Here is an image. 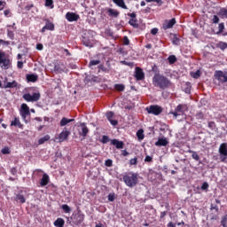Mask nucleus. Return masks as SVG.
<instances>
[{
    "label": "nucleus",
    "instance_id": "obj_13",
    "mask_svg": "<svg viewBox=\"0 0 227 227\" xmlns=\"http://www.w3.org/2000/svg\"><path fill=\"white\" fill-rule=\"evenodd\" d=\"M20 114L23 120H26V118L29 116V114H31V112H29V106H27V104L23 103L21 105Z\"/></svg>",
    "mask_w": 227,
    "mask_h": 227
},
{
    "label": "nucleus",
    "instance_id": "obj_64",
    "mask_svg": "<svg viewBox=\"0 0 227 227\" xmlns=\"http://www.w3.org/2000/svg\"><path fill=\"white\" fill-rule=\"evenodd\" d=\"M36 49H37V51H43V44L37 43L36 44Z\"/></svg>",
    "mask_w": 227,
    "mask_h": 227
},
{
    "label": "nucleus",
    "instance_id": "obj_48",
    "mask_svg": "<svg viewBox=\"0 0 227 227\" xmlns=\"http://www.w3.org/2000/svg\"><path fill=\"white\" fill-rule=\"evenodd\" d=\"M116 200V194L114 192L108 194V201H114Z\"/></svg>",
    "mask_w": 227,
    "mask_h": 227
},
{
    "label": "nucleus",
    "instance_id": "obj_55",
    "mask_svg": "<svg viewBox=\"0 0 227 227\" xmlns=\"http://www.w3.org/2000/svg\"><path fill=\"white\" fill-rule=\"evenodd\" d=\"M130 166H137V157H135L129 160Z\"/></svg>",
    "mask_w": 227,
    "mask_h": 227
},
{
    "label": "nucleus",
    "instance_id": "obj_1",
    "mask_svg": "<svg viewBox=\"0 0 227 227\" xmlns=\"http://www.w3.org/2000/svg\"><path fill=\"white\" fill-rule=\"evenodd\" d=\"M153 84L155 88H160V90H168V88H171L173 83L164 74L156 73L153 77Z\"/></svg>",
    "mask_w": 227,
    "mask_h": 227
},
{
    "label": "nucleus",
    "instance_id": "obj_60",
    "mask_svg": "<svg viewBox=\"0 0 227 227\" xmlns=\"http://www.w3.org/2000/svg\"><path fill=\"white\" fill-rule=\"evenodd\" d=\"M106 67L108 72H111V70H113V67H111V62L109 60H107L106 62Z\"/></svg>",
    "mask_w": 227,
    "mask_h": 227
},
{
    "label": "nucleus",
    "instance_id": "obj_36",
    "mask_svg": "<svg viewBox=\"0 0 227 227\" xmlns=\"http://www.w3.org/2000/svg\"><path fill=\"white\" fill-rule=\"evenodd\" d=\"M137 137L139 139V141H143V139H145V131L143 129H139L137 132Z\"/></svg>",
    "mask_w": 227,
    "mask_h": 227
},
{
    "label": "nucleus",
    "instance_id": "obj_54",
    "mask_svg": "<svg viewBox=\"0 0 227 227\" xmlns=\"http://www.w3.org/2000/svg\"><path fill=\"white\" fill-rule=\"evenodd\" d=\"M10 147H4V148H3L2 149V153H3V155H8V154H10Z\"/></svg>",
    "mask_w": 227,
    "mask_h": 227
},
{
    "label": "nucleus",
    "instance_id": "obj_53",
    "mask_svg": "<svg viewBox=\"0 0 227 227\" xmlns=\"http://www.w3.org/2000/svg\"><path fill=\"white\" fill-rule=\"evenodd\" d=\"M211 20L213 24H219V16L214 15Z\"/></svg>",
    "mask_w": 227,
    "mask_h": 227
},
{
    "label": "nucleus",
    "instance_id": "obj_28",
    "mask_svg": "<svg viewBox=\"0 0 227 227\" xmlns=\"http://www.w3.org/2000/svg\"><path fill=\"white\" fill-rule=\"evenodd\" d=\"M168 139L166 138H159L157 142H155V146H168Z\"/></svg>",
    "mask_w": 227,
    "mask_h": 227
},
{
    "label": "nucleus",
    "instance_id": "obj_49",
    "mask_svg": "<svg viewBox=\"0 0 227 227\" xmlns=\"http://www.w3.org/2000/svg\"><path fill=\"white\" fill-rule=\"evenodd\" d=\"M223 31H224V23H220L218 25V33H217V35L223 33Z\"/></svg>",
    "mask_w": 227,
    "mask_h": 227
},
{
    "label": "nucleus",
    "instance_id": "obj_18",
    "mask_svg": "<svg viewBox=\"0 0 227 227\" xmlns=\"http://www.w3.org/2000/svg\"><path fill=\"white\" fill-rule=\"evenodd\" d=\"M106 120H108L111 125H113L114 127H116V125H118V121L113 119L114 118V112H107L106 114Z\"/></svg>",
    "mask_w": 227,
    "mask_h": 227
},
{
    "label": "nucleus",
    "instance_id": "obj_20",
    "mask_svg": "<svg viewBox=\"0 0 227 227\" xmlns=\"http://www.w3.org/2000/svg\"><path fill=\"white\" fill-rule=\"evenodd\" d=\"M80 127H82L81 130H79V136L83 137V139L88 136V133L90 132V129L86 127V124L83 122L80 124Z\"/></svg>",
    "mask_w": 227,
    "mask_h": 227
},
{
    "label": "nucleus",
    "instance_id": "obj_32",
    "mask_svg": "<svg viewBox=\"0 0 227 227\" xmlns=\"http://www.w3.org/2000/svg\"><path fill=\"white\" fill-rule=\"evenodd\" d=\"M49 139H51V136L45 135L43 137H41L38 140V145H43L44 143H47V141H49Z\"/></svg>",
    "mask_w": 227,
    "mask_h": 227
},
{
    "label": "nucleus",
    "instance_id": "obj_29",
    "mask_svg": "<svg viewBox=\"0 0 227 227\" xmlns=\"http://www.w3.org/2000/svg\"><path fill=\"white\" fill-rule=\"evenodd\" d=\"M217 15L221 19H227V8H221L217 12Z\"/></svg>",
    "mask_w": 227,
    "mask_h": 227
},
{
    "label": "nucleus",
    "instance_id": "obj_14",
    "mask_svg": "<svg viewBox=\"0 0 227 227\" xmlns=\"http://www.w3.org/2000/svg\"><path fill=\"white\" fill-rule=\"evenodd\" d=\"M66 19L68 20V22H77L80 19V16L75 12H67L66 14Z\"/></svg>",
    "mask_w": 227,
    "mask_h": 227
},
{
    "label": "nucleus",
    "instance_id": "obj_10",
    "mask_svg": "<svg viewBox=\"0 0 227 227\" xmlns=\"http://www.w3.org/2000/svg\"><path fill=\"white\" fill-rule=\"evenodd\" d=\"M218 152L220 153L221 162H226V159H227V143L221 144Z\"/></svg>",
    "mask_w": 227,
    "mask_h": 227
},
{
    "label": "nucleus",
    "instance_id": "obj_39",
    "mask_svg": "<svg viewBox=\"0 0 227 227\" xmlns=\"http://www.w3.org/2000/svg\"><path fill=\"white\" fill-rule=\"evenodd\" d=\"M114 90L117 91H125V85L117 83L114 85Z\"/></svg>",
    "mask_w": 227,
    "mask_h": 227
},
{
    "label": "nucleus",
    "instance_id": "obj_44",
    "mask_svg": "<svg viewBox=\"0 0 227 227\" xmlns=\"http://www.w3.org/2000/svg\"><path fill=\"white\" fill-rule=\"evenodd\" d=\"M189 153H192V159H194V160H200V155L198 154V153L194 151H189Z\"/></svg>",
    "mask_w": 227,
    "mask_h": 227
},
{
    "label": "nucleus",
    "instance_id": "obj_9",
    "mask_svg": "<svg viewBox=\"0 0 227 227\" xmlns=\"http://www.w3.org/2000/svg\"><path fill=\"white\" fill-rule=\"evenodd\" d=\"M146 111L148 114H154V116H159V114H162V108L159 105H151L146 107Z\"/></svg>",
    "mask_w": 227,
    "mask_h": 227
},
{
    "label": "nucleus",
    "instance_id": "obj_37",
    "mask_svg": "<svg viewBox=\"0 0 227 227\" xmlns=\"http://www.w3.org/2000/svg\"><path fill=\"white\" fill-rule=\"evenodd\" d=\"M172 43L173 45H180V38H178V35H176V34H174V36L172 38Z\"/></svg>",
    "mask_w": 227,
    "mask_h": 227
},
{
    "label": "nucleus",
    "instance_id": "obj_12",
    "mask_svg": "<svg viewBox=\"0 0 227 227\" xmlns=\"http://www.w3.org/2000/svg\"><path fill=\"white\" fill-rule=\"evenodd\" d=\"M68 136H70V131L67 128H64L56 139L59 140V143H63L68 139Z\"/></svg>",
    "mask_w": 227,
    "mask_h": 227
},
{
    "label": "nucleus",
    "instance_id": "obj_6",
    "mask_svg": "<svg viewBox=\"0 0 227 227\" xmlns=\"http://www.w3.org/2000/svg\"><path fill=\"white\" fill-rule=\"evenodd\" d=\"M41 97L42 95L40 94V92H34L33 95H31L30 93L23 94L22 98H24L26 102H38Z\"/></svg>",
    "mask_w": 227,
    "mask_h": 227
},
{
    "label": "nucleus",
    "instance_id": "obj_30",
    "mask_svg": "<svg viewBox=\"0 0 227 227\" xmlns=\"http://www.w3.org/2000/svg\"><path fill=\"white\" fill-rule=\"evenodd\" d=\"M54 226H56V227H64L65 226V220L63 218H58L54 222Z\"/></svg>",
    "mask_w": 227,
    "mask_h": 227
},
{
    "label": "nucleus",
    "instance_id": "obj_11",
    "mask_svg": "<svg viewBox=\"0 0 227 227\" xmlns=\"http://www.w3.org/2000/svg\"><path fill=\"white\" fill-rule=\"evenodd\" d=\"M43 20L46 23L45 26L43 27V28L41 29V33H44L45 31H54V29L56 28L54 23H52L51 20L49 19H44Z\"/></svg>",
    "mask_w": 227,
    "mask_h": 227
},
{
    "label": "nucleus",
    "instance_id": "obj_42",
    "mask_svg": "<svg viewBox=\"0 0 227 227\" xmlns=\"http://www.w3.org/2000/svg\"><path fill=\"white\" fill-rule=\"evenodd\" d=\"M62 210H64L65 214H70V212L72 211V208L69 207L68 205L64 204L61 207Z\"/></svg>",
    "mask_w": 227,
    "mask_h": 227
},
{
    "label": "nucleus",
    "instance_id": "obj_2",
    "mask_svg": "<svg viewBox=\"0 0 227 227\" xmlns=\"http://www.w3.org/2000/svg\"><path fill=\"white\" fill-rule=\"evenodd\" d=\"M122 180L127 187H136L139 182V174L129 172L122 176Z\"/></svg>",
    "mask_w": 227,
    "mask_h": 227
},
{
    "label": "nucleus",
    "instance_id": "obj_24",
    "mask_svg": "<svg viewBox=\"0 0 227 227\" xmlns=\"http://www.w3.org/2000/svg\"><path fill=\"white\" fill-rule=\"evenodd\" d=\"M26 77L27 82H36V81H38V74H27Z\"/></svg>",
    "mask_w": 227,
    "mask_h": 227
},
{
    "label": "nucleus",
    "instance_id": "obj_31",
    "mask_svg": "<svg viewBox=\"0 0 227 227\" xmlns=\"http://www.w3.org/2000/svg\"><path fill=\"white\" fill-rule=\"evenodd\" d=\"M217 49H221V51H226L227 49V43L224 42H219L216 43Z\"/></svg>",
    "mask_w": 227,
    "mask_h": 227
},
{
    "label": "nucleus",
    "instance_id": "obj_59",
    "mask_svg": "<svg viewBox=\"0 0 227 227\" xmlns=\"http://www.w3.org/2000/svg\"><path fill=\"white\" fill-rule=\"evenodd\" d=\"M123 43H124L125 45H129V44H130V40H129V37H128L127 35H125V36L123 37Z\"/></svg>",
    "mask_w": 227,
    "mask_h": 227
},
{
    "label": "nucleus",
    "instance_id": "obj_63",
    "mask_svg": "<svg viewBox=\"0 0 227 227\" xmlns=\"http://www.w3.org/2000/svg\"><path fill=\"white\" fill-rule=\"evenodd\" d=\"M157 33H159V28H157V27H154L151 30V35H157Z\"/></svg>",
    "mask_w": 227,
    "mask_h": 227
},
{
    "label": "nucleus",
    "instance_id": "obj_58",
    "mask_svg": "<svg viewBox=\"0 0 227 227\" xmlns=\"http://www.w3.org/2000/svg\"><path fill=\"white\" fill-rule=\"evenodd\" d=\"M201 191H207L208 189V183L204 182L200 187Z\"/></svg>",
    "mask_w": 227,
    "mask_h": 227
},
{
    "label": "nucleus",
    "instance_id": "obj_41",
    "mask_svg": "<svg viewBox=\"0 0 227 227\" xmlns=\"http://www.w3.org/2000/svg\"><path fill=\"white\" fill-rule=\"evenodd\" d=\"M129 26H132L133 27H138L139 25H137V19H130L129 21Z\"/></svg>",
    "mask_w": 227,
    "mask_h": 227
},
{
    "label": "nucleus",
    "instance_id": "obj_16",
    "mask_svg": "<svg viewBox=\"0 0 227 227\" xmlns=\"http://www.w3.org/2000/svg\"><path fill=\"white\" fill-rule=\"evenodd\" d=\"M17 86H19V83L17 82V81L7 82V80L5 79L4 81V85L2 88H4V90H8V88L13 89V88H17Z\"/></svg>",
    "mask_w": 227,
    "mask_h": 227
},
{
    "label": "nucleus",
    "instance_id": "obj_56",
    "mask_svg": "<svg viewBox=\"0 0 227 227\" xmlns=\"http://www.w3.org/2000/svg\"><path fill=\"white\" fill-rule=\"evenodd\" d=\"M105 165L107 167V168H111V166H113V160L111 159H108L105 161Z\"/></svg>",
    "mask_w": 227,
    "mask_h": 227
},
{
    "label": "nucleus",
    "instance_id": "obj_23",
    "mask_svg": "<svg viewBox=\"0 0 227 227\" xmlns=\"http://www.w3.org/2000/svg\"><path fill=\"white\" fill-rule=\"evenodd\" d=\"M113 3L119 6V8H122V10H129V7L125 4V0H113Z\"/></svg>",
    "mask_w": 227,
    "mask_h": 227
},
{
    "label": "nucleus",
    "instance_id": "obj_17",
    "mask_svg": "<svg viewBox=\"0 0 227 227\" xmlns=\"http://www.w3.org/2000/svg\"><path fill=\"white\" fill-rule=\"evenodd\" d=\"M135 78L137 81H143L145 79V72L141 67H136L135 69Z\"/></svg>",
    "mask_w": 227,
    "mask_h": 227
},
{
    "label": "nucleus",
    "instance_id": "obj_47",
    "mask_svg": "<svg viewBox=\"0 0 227 227\" xmlns=\"http://www.w3.org/2000/svg\"><path fill=\"white\" fill-rule=\"evenodd\" d=\"M221 224L223 227H227V216L226 215L222 217Z\"/></svg>",
    "mask_w": 227,
    "mask_h": 227
},
{
    "label": "nucleus",
    "instance_id": "obj_7",
    "mask_svg": "<svg viewBox=\"0 0 227 227\" xmlns=\"http://www.w3.org/2000/svg\"><path fill=\"white\" fill-rule=\"evenodd\" d=\"M106 13L108 15V17H114V19H118L120 17V12L116 9L113 8H102L101 9V15H106Z\"/></svg>",
    "mask_w": 227,
    "mask_h": 227
},
{
    "label": "nucleus",
    "instance_id": "obj_40",
    "mask_svg": "<svg viewBox=\"0 0 227 227\" xmlns=\"http://www.w3.org/2000/svg\"><path fill=\"white\" fill-rule=\"evenodd\" d=\"M191 75L193 79H200L201 77V71L197 70L195 73H191Z\"/></svg>",
    "mask_w": 227,
    "mask_h": 227
},
{
    "label": "nucleus",
    "instance_id": "obj_35",
    "mask_svg": "<svg viewBox=\"0 0 227 227\" xmlns=\"http://www.w3.org/2000/svg\"><path fill=\"white\" fill-rule=\"evenodd\" d=\"M44 5L46 8H51V10H52L54 8V0H45Z\"/></svg>",
    "mask_w": 227,
    "mask_h": 227
},
{
    "label": "nucleus",
    "instance_id": "obj_50",
    "mask_svg": "<svg viewBox=\"0 0 227 227\" xmlns=\"http://www.w3.org/2000/svg\"><path fill=\"white\" fill-rule=\"evenodd\" d=\"M195 116L197 120H204L205 118V115L202 114V112H198Z\"/></svg>",
    "mask_w": 227,
    "mask_h": 227
},
{
    "label": "nucleus",
    "instance_id": "obj_26",
    "mask_svg": "<svg viewBox=\"0 0 227 227\" xmlns=\"http://www.w3.org/2000/svg\"><path fill=\"white\" fill-rule=\"evenodd\" d=\"M11 127H19V129H22L24 125L20 123V120L19 118L15 117L14 120L11 122Z\"/></svg>",
    "mask_w": 227,
    "mask_h": 227
},
{
    "label": "nucleus",
    "instance_id": "obj_52",
    "mask_svg": "<svg viewBox=\"0 0 227 227\" xmlns=\"http://www.w3.org/2000/svg\"><path fill=\"white\" fill-rule=\"evenodd\" d=\"M98 68L99 70H102V72H105V74H109V69H107L104 65H99Z\"/></svg>",
    "mask_w": 227,
    "mask_h": 227
},
{
    "label": "nucleus",
    "instance_id": "obj_19",
    "mask_svg": "<svg viewBox=\"0 0 227 227\" xmlns=\"http://www.w3.org/2000/svg\"><path fill=\"white\" fill-rule=\"evenodd\" d=\"M74 219L75 224H81V223L84 221V214H82V212L79 210L76 214H74Z\"/></svg>",
    "mask_w": 227,
    "mask_h": 227
},
{
    "label": "nucleus",
    "instance_id": "obj_3",
    "mask_svg": "<svg viewBox=\"0 0 227 227\" xmlns=\"http://www.w3.org/2000/svg\"><path fill=\"white\" fill-rule=\"evenodd\" d=\"M189 111V106L187 104H179L176 108L175 111L169 112V114H172L175 120L178 118V116H185V113Z\"/></svg>",
    "mask_w": 227,
    "mask_h": 227
},
{
    "label": "nucleus",
    "instance_id": "obj_38",
    "mask_svg": "<svg viewBox=\"0 0 227 227\" xmlns=\"http://www.w3.org/2000/svg\"><path fill=\"white\" fill-rule=\"evenodd\" d=\"M96 65H100V60H90L89 63V68L93 69V67H96Z\"/></svg>",
    "mask_w": 227,
    "mask_h": 227
},
{
    "label": "nucleus",
    "instance_id": "obj_21",
    "mask_svg": "<svg viewBox=\"0 0 227 227\" xmlns=\"http://www.w3.org/2000/svg\"><path fill=\"white\" fill-rule=\"evenodd\" d=\"M111 145H113V146H115L117 150H121L123 149V146H125V144L123 143V141H120L118 139H112Z\"/></svg>",
    "mask_w": 227,
    "mask_h": 227
},
{
    "label": "nucleus",
    "instance_id": "obj_25",
    "mask_svg": "<svg viewBox=\"0 0 227 227\" xmlns=\"http://www.w3.org/2000/svg\"><path fill=\"white\" fill-rule=\"evenodd\" d=\"M82 43L85 47H93V42L90 39V37L83 36L82 39Z\"/></svg>",
    "mask_w": 227,
    "mask_h": 227
},
{
    "label": "nucleus",
    "instance_id": "obj_8",
    "mask_svg": "<svg viewBox=\"0 0 227 227\" xmlns=\"http://www.w3.org/2000/svg\"><path fill=\"white\" fill-rule=\"evenodd\" d=\"M215 79L221 82L222 84H224V82H227V72H223L222 70H216L214 74Z\"/></svg>",
    "mask_w": 227,
    "mask_h": 227
},
{
    "label": "nucleus",
    "instance_id": "obj_46",
    "mask_svg": "<svg viewBox=\"0 0 227 227\" xmlns=\"http://www.w3.org/2000/svg\"><path fill=\"white\" fill-rule=\"evenodd\" d=\"M208 129H210L211 130H215L216 126H215V121H209L207 124Z\"/></svg>",
    "mask_w": 227,
    "mask_h": 227
},
{
    "label": "nucleus",
    "instance_id": "obj_51",
    "mask_svg": "<svg viewBox=\"0 0 227 227\" xmlns=\"http://www.w3.org/2000/svg\"><path fill=\"white\" fill-rule=\"evenodd\" d=\"M109 141H110V139L107 136L104 135L102 137L101 143H103V145H106V144L109 143Z\"/></svg>",
    "mask_w": 227,
    "mask_h": 227
},
{
    "label": "nucleus",
    "instance_id": "obj_57",
    "mask_svg": "<svg viewBox=\"0 0 227 227\" xmlns=\"http://www.w3.org/2000/svg\"><path fill=\"white\" fill-rule=\"evenodd\" d=\"M0 45H4L5 47H8V45H10V41H4L3 39H0Z\"/></svg>",
    "mask_w": 227,
    "mask_h": 227
},
{
    "label": "nucleus",
    "instance_id": "obj_62",
    "mask_svg": "<svg viewBox=\"0 0 227 227\" xmlns=\"http://www.w3.org/2000/svg\"><path fill=\"white\" fill-rule=\"evenodd\" d=\"M153 158L152 156H145V162H153Z\"/></svg>",
    "mask_w": 227,
    "mask_h": 227
},
{
    "label": "nucleus",
    "instance_id": "obj_33",
    "mask_svg": "<svg viewBox=\"0 0 227 227\" xmlns=\"http://www.w3.org/2000/svg\"><path fill=\"white\" fill-rule=\"evenodd\" d=\"M191 88H192V87L191 86V82H185L184 88V93H187L188 95H190V93H191Z\"/></svg>",
    "mask_w": 227,
    "mask_h": 227
},
{
    "label": "nucleus",
    "instance_id": "obj_61",
    "mask_svg": "<svg viewBox=\"0 0 227 227\" xmlns=\"http://www.w3.org/2000/svg\"><path fill=\"white\" fill-rule=\"evenodd\" d=\"M17 67L21 70V68H24V62L22 61H18L17 63Z\"/></svg>",
    "mask_w": 227,
    "mask_h": 227
},
{
    "label": "nucleus",
    "instance_id": "obj_15",
    "mask_svg": "<svg viewBox=\"0 0 227 227\" xmlns=\"http://www.w3.org/2000/svg\"><path fill=\"white\" fill-rule=\"evenodd\" d=\"M176 24V20L175 18L166 20L165 23H163L162 27L166 31L168 29L173 28V27Z\"/></svg>",
    "mask_w": 227,
    "mask_h": 227
},
{
    "label": "nucleus",
    "instance_id": "obj_34",
    "mask_svg": "<svg viewBox=\"0 0 227 227\" xmlns=\"http://www.w3.org/2000/svg\"><path fill=\"white\" fill-rule=\"evenodd\" d=\"M16 201H20V203L24 204V203H26V198L22 194H17Z\"/></svg>",
    "mask_w": 227,
    "mask_h": 227
},
{
    "label": "nucleus",
    "instance_id": "obj_22",
    "mask_svg": "<svg viewBox=\"0 0 227 227\" xmlns=\"http://www.w3.org/2000/svg\"><path fill=\"white\" fill-rule=\"evenodd\" d=\"M49 182H51L49 175L43 174V177L41 178V181H40L41 187H45V185L49 184Z\"/></svg>",
    "mask_w": 227,
    "mask_h": 227
},
{
    "label": "nucleus",
    "instance_id": "obj_43",
    "mask_svg": "<svg viewBox=\"0 0 227 227\" xmlns=\"http://www.w3.org/2000/svg\"><path fill=\"white\" fill-rule=\"evenodd\" d=\"M168 63H169L170 65H174V63H176V56H175V55H170V56L168 58Z\"/></svg>",
    "mask_w": 227,
    "mask_h": 227
},
{
    "label": "nucleus",
    "instance_id": "obj_45",
    "mask_svg": "<svg viewBox=\"0 0 227 227\" xmlns=\"http://www.w3.org/2000/svg\"><path fill=\"white\" fill-rule=\"evenodd\" d=\"M7 36L10 38V40H14L15 39V34L13 31L7 29Z\"/></svg>",
    "mask_w": 227,
    "mask_h": 227
},
{
    "label": "nucleus",
    "instance_id": "obj_4",
    "mask_svg": "<svg viewBox=\"0 0 227 227\" xmlns=\"http://www.w3.org/2000/svg\"><path fill=\"white\" fill-rule=\"evenodd\" d=\"M5 57L6 53L0 51V68H2V70H10V68H12V60Z\"/></svg>",
    "mask_w": 227,
    "mask_h": 227
},
{
    "label": "nucleus",
    "instance_id": "obj_5",
    "mask_svg": "<svg viewBox=\"0 0 227 227\" xmlns=\"http://www.w3.org/2000/svg\"><path fill=\"white\" fill-rule=\"evenodd\" d=\"M51 72H53V74H67V66L62 61H57L54 63V67L51 69Z\"/></svg>",
    "mask_w": 227,
    "mask_h": 227
},
{
    "label": "nucleus",
    "instance_id": "obj_27",
    "mask_svg": "<svg viewBox=\"0 0 227 227\" xmlns=\"http://www.w3.org/2000/svg\"><path fill=\"white\" fill-rule=\"evenodd\" d=\"M72 121H74V119H68L67 117H63L60 121V127H66V125H68V123H72Z\"/></svg>",
    "mask_w": 227,
    "mask_h": 227
}]
</instances>
